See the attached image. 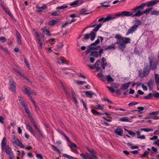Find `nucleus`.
<instances>
[{
    "instance_id": "nucleus-21",
    "label": "nucleus",
    "mask_w": 159,
    "mask_h": 159,
    "mask_svg": "<svg viewBox=\"0 0 159 159\" xmlns=\"http://www.w3.org/2000/svg\"><path fill=\"white\" fill-rule=\"evenodd\" d=\"M37 8L38 9L37 11L38 12H41L43 10H44L47 8V6L46 5H44L43 6L39 7L38 6H36Z\"/></svg>"
},
{
    "instance_id": "nucleus-27",
    "label": "nucleus",
    "mask_w": 159,
    "mask_h": 159,
    "mask_svg": "<svg viewBox=\"0 0 159 159\" xmlns=\"http://www.w3.org/2000/svg\"><path fill=\"white\" fill-rule=\"evenodd\" d=\"M97 76L99 78H100V79L102 80L103 81H105V76H104L103 74L101 73H98L97 74Z\"/></svg>"
},
{
    "instance_id": "nucleus-51",
    "label": "nucleus",
    "mask_w": 159,
    "mask_h": 159,
    "mask_svg": "<svg viewBox=\"0 0 159 159\" xmlns=\"http://www.w3.org/2000/svg\"><path fill=\"white\" fill-rule=\"evenodd\" d=\"M86 148L88 151L91 154H94V149H91L88 147H87Z\"/></svg>"
},
{
    "instance_id": "nucleus-25",
    "label": "nucleus",
    "mask_w": 159,
    "mask_h": 159,
    "mask_svg": "<svg viewBox=\"0 0 159 159\" xmlns=\"http://www.w3.org/2000/svg\"><path fill=\"white\" fill-rule=\"evenodd\" d=\"M136 134L137 136V138L140 139H145V137L144 135H142L140 136V132L139 131H138L136 132Z\"/></svg>"
},
{
    "instance_id": "nucleus-31",
    "label": "nucleus",
    "mask_w": 159,
    "mask_h": 159,
    "mask_svg": "<svg viewBox=\"0 0 159 159\" xmlns=\"http://www.w3.org/2000/svg\"><path fill=\"white\" fill-rule=\"evenodd\" d=\"M119 120L121 122H129V120L127 117H124L120 118Z\"/></svg>"
},
{
    "instance_id": "nucleus-33",
    "label": "nucleus",
    "mask_w": 159,
    "mask_h": 159,
    "mask_svg": "<svg viewBox=\"0 0 159 159\" xmlns=\"http://www.w3.org/2000/svg\"><path fill=\"white\" fill-rule=\"evenodd\" d=\"M63 156L65 157H66L68 159H77L76 158L74 157L66 154H64Z\"/></svg>"
},
{
    "instance_id": "nucleus-50",
    "label": "nucleus",
    "mask_w": 159,
    "mask_h": 159,
    "mask_svg": "<svg viewBox=\"0 0 159 159\" xmlns=\"http://www.w3.org/2000/svg\"><path fill=\"white\" fill-rule=\"evenodd\" d=\"M80 101L82 102L83 105L85 109L86 110H87L88 109V107L86 103H85V102L84 101V100L82 99H81Z\"/></svg>"
},
{
    "instance_id": "nucleus-29",
    "label": "nucleus",
    "mask_w": 159,
    "mask_h": 159,
    "mask_svg": "<svg viewBox=\"0 0 159 159\" xmlns=\"http://www.w3.org/2000/svg\"><path fill=\"white\" fill-rule=\"evenodd\" d=\"M100 64V61L99 60H98L96 61V62L94 65L95 67L96 68L97 70L98 71H100L101 70V68L98 66Z\"/></svg>"
},
{
    "instance_id": "nucleus-55",
    "label": "nucleus",
    "mask_w": 159,
    "mask_h": 159,
    "mask_svg": "<svg viewBox=\"0 0 159 159\" xmlns=\"http://www.w3.org/2000/svg\"><path fill=\"white\" fill-rule=\"evenodd\" d=\"M36 157L38 159H43V157L40 154H37L36 156Z\"/></svg>"
},
{
    "instance_id": "nucleus-63",
    "label": "nucleus",
    "mask_w": 159,
    "mask_h": 159,
    "mask_svg": "<svg viewBox=\"0 0 159 159\" xmlns=\"http://www.w3.org/2000/svg\"><path fill=\"white\" fill-rule=\"evenodd\" d=\"M71 92H72V96L73 98H76V95H75L74 91H73V90L72 89H71Z\"/></svg>"
},
{
    "instance_id": "nucleus-19",
    "label": "nucleus",
    "mask_w": 159,
    "mask_h": 159,
    "mask_svg": "<svg viewBox=\"0 0 159 159\" xmlns=\"http://www.w3.org/2000/svg\"><path fill=\"white\" fill-rule=\"evenodd\" d=\"M26 129L33 135V136L35 137L34 132L33 131L32 127L29 124H26Z\"/></svg>"
},
{
    "instance_id": "nucleus-41",
    "label": "nucleus",
    "mask_w": 159,
    "mask_h": 159,
    "mask_svg": "<svg viewBox=\"0 0 159 159\" xmlns=\"http://www.w3.org/2000/svg\"><path fill=\"white\" fill-rule=\"evenodd\" d=\"M140 130L141 131H144L146 132L152 131H153V129L152 128H143L140 129Z\"/></svg>"
},
{
    "instance_id": "nucleus-35",
    "label": "nucleus",
    "mask_w": 159,
    "mask_h": 159,
    "mask_svg": "<svg viewBox=\"0 0 159 159\" xmlns=\"http://www.w3.org/2000/svg\"><path fill=\"white\" fill-rule=\"evenodd\" d=\"M68 7V5H64L62 6H58L57 7L56 9L59 10H63L67 8Z\"/></svg>"
},
{
    "instance_id": "nucleus-28",
    "label": "nucleus",
    "mask_w": 159,
    "mask_h": 159,
    "mask_svg": "<svg viewBox=\"0 0 159 159\" xmlns=\"http://www.w3.org/2000/svg\"><path fill=\"white\" fill-rule=\"evenodd\" d=\"M58 22V20H52L50 21L48 23V24L50 26H52L55 25Z\"/></svg>"
},
{
    "instance_id": "nucleus-10",
    "label": "nucleus",
    "mask_w": 159,
    "mask_h": 159,
    "mask_svg": "<svg viewBox=\"0 0 159 159\" xmlns=\"http://www.w3.org/2000/svg\"><path fill=\"white\" fill-rule=\"evenodd\" d=\"M10 89H11L13 92H15L16 85L14 80L11 79L9 81Z\"/></svg>"
},
{
    "instance_id": "nucleus-36",
    "label": "nucleus",
    "mask_w": 159,
    "mask_h": 159,
    "mask_svg": "<svg viewBox=\"0 0 159 159\" xmlns=\"http://www.w3.org/2000/svg\"><path fill=\"white\" fill-rule=\"evenodd\" d=\"M25 112L27 114L28 116V117L29 118H31L32 117V116L30 114V110L28 109L27 107L25 108H24Z\"/></svg>"
},
{
    "instance_id": "nucleus-3",
    "label": "nucleus",
    "mask_w": 159,
    "mask_h": 159,
    "mask_svg": "<svg viewBox=\"0 0 159 159\" xmlns=\"http://www.w3.org/2000/svg\"><path fill=\"white\" fill-rule=\"evenodd\" d=\"M3 150H5L7 154L9 155V159H13L15 158L12 149L9 145H7Z\"/></svg>"
},
{
    "instance_id": "nucleus-8",
    "label": "nucleus",
    "mask_w": 159,
    "mask_h": 159,
    "mask_svg": "<svg viewBox=\"0 0 159 159\" xmlns=\"http://www.w3.org/2000/svg\"><path fill=\"white\" fill-rule=\"evenodd\" d=\"M12 143L15 145H17L22 148H25V146L23 144L21 141L18 139H16L15 140H13Z\"/></svg>"
},
{
    "instance_id": "nucleus-32",
    "label": "nucleus",
    "mask_w": 159,
    "mask_h": 159,
    "mask_svg": "<svg viewBox=\"0 0 159 159\" xmlns=\"http://www.w3.org/2000/svg\"><path fill=\"white\" fill-rule=\"evenodd\" d=\"M143 72L145 77H147L148 76L149 73V71L148 69L147 66H146V67H145L143 70Z\"/></svg>"
},
{
    "instance_id": "nucleus-16",
    "label": "nucleus",
    "mask_w": 159,
    "mask_h": 159,
    "mask_svg": "<svg viewBox=\"0 0 159 159\" xmlns=\"http://www.w3.org/2000/svg\"><path fill=\"white\" fill-rule=\"evenodd\" d=\"M159 1L157 0H152L146 3V6L147 7H150L156 5Z\"/></svg>"
},
{
    "instance_id": "nucleus-59",
    "label": "nucleus",
    "mask_w": 159,
    "mask_h": 159,
    "mask_svg": "<svg viewBox=\"0 0 159 159\" xmlns=\"http://www.w3.org/2000/svg\"><path fill=\"white\" fill-rule=\"evenodd\" d=\"M128 134L133 137H134L136 135V134L133 132L131 131H128Z\"/></svg>"
},
{
    "instance_id": "nucleus-26",
    "label": "nucleus",
    "mask_w": 159,
    "mask_h": 159,
    "mask_svg": "<svg viewBox=\"0 0 159 159\" xmlns=\"http://www.w3.org/2000/svg\"><path fill=\"white\" fill-rule=\"evenodd\" d=\"M105 81L107 80V82L108 83L112 82L114 81V80L112 79L110 75H108L105 76Z\"/></svg>"
},
{
    "instance_id": "nucleus-20",
    "label": "nucleus",
    "mask_w": 159,
    "mask_h": 159,
    "mask_svg": "<svg viewBox=\"0 0 159 159\" xmlns=\"http://www.w3.org/2000/svg\"><path fill=\"white\" fill-rule=\"evenodd\" d=\"M134 23L133 25L135 26L137 28L139 26L142 24L141 21L139 20H134Z\"/></svg>"
},
{
    "instance_id": "nucleus-40",
    "label": "nucleus",
    "mask_w": 159,
    "mask_h": 159,
    "mask_svg": "<svg viewBox=\"0 0 159 159\" xmlns=\"http://www.w3.org/2000/svg\"><path fill=\"white\" fill-rule=\"evenodd\" d=\"M24 62L25 63V65H26L27 67L28 68V69L29 70H30V65L29 63V62L26 58H24Z\"/></svg>"
},
{
    "instance_id": "nucleus-1",
    "label": "nucleus",
    "mask_w": 159,
    "mask_h": 159,
    "mask_svg": "<svg viewBox=\"0 0 159 159\" xmlns=\"http://www.w3.org/2000/svg\"><path fill=\"white\" fill-rule=\"evenodd\" d=\"M115 38L117 39L116 43L120 44L118 46V48L123 51L126 47V44L130 43V39L128 38L122 37L119 34H116Z\"/></svg>"
},
{
    "instance_id": "nucleus-38",
    "label": "nucleus",
    "mask_w": 159,
    "mask_h": 159,
    "mask_svg": "<svg viewBox=\"0 0 159 159\" xmlns=\"http://www.w3.org/2000/svg\"><path fill=\"white\" fill-rule=\"evenodd\" d=\"M86 10L84 9H82L80 11V14L81 15H85L88 14L91 12H87Z\"/></svg>"
},
{
    "instance_id": "nucleus-52",
    "label": "nucleus",
    "mask_w": 159,
    "mask_h": 159,
    "mask_svg": "<svg viewBox=\"0 0 159 159\" xmlns=\"http://www.w3.org/2000/svg\"><path fill=\"white\" fill-rule=\"evenodd\" d=\"M0 49H1L2 50L3 52H4L8 54L9 53V52L4 47H0Z\"/></svg>"
},
{
    "instance_id": "nucleus-46",
    "label": "nucleus",
    "mask_w": 159,
    "mask_h": 159,
    "mask_svg": "<svg viewBox=\"0 0 159 159\" xmlns=\"http://www.w3.org/2000/svg\"><path fill=\"white\" fill-rule=\"evenodd\" d=\"M152 97V93H149L148 95L144 96V98L146 99H149Z\"/></svg>"
},
{
    "instance_id": "nucleus-43",
    "label": "nucleus",
    "mask_w": 159,
    "mask_h": 159,
    "mask_svg": "<svg viewBox=\"0 0 159 159\" xmlns=\"http://www.w3.org/2000/svg\"><path fill=\"white\" fill-rule=\"evenodd\" d=\"M151 14L152 15H159V11L156 10H152L151 11Z\"/></svg>"
},
{
    "instance_id": "nucleus-54",
    "label": "nucleus",
    "mask_w": 159,
    "mask_h": 159,
    "mask_svg": "<svg viewBox=\"0 0 159 159\" xmlns=\"http://www.w3.org/2000/svg\"><path fill=\"white\" fill-rule=\"evenodd\" d=\"M30 119L31 121V122L32 123V124L34 126V127L36 126L37 125H36L34 122V120L33 118L32 117H31V118H30Z\"/></svg>"
},
{
    "instance_id": "nucleus-56",
    "label": "nucleus",
    "mask_w": 159,
    "mask_h": 159,
    "mask_svg": "<svg viewBox=\"0 0 159 159\" xmlns=\"http://www.w3.org/2000/svg\"><path fill=\"white\" fill-rule=\"evenodd\" d=\"M0 40H1L2 43H4L6 41V39L4 37H0Z\"/></svg>"
},
{
    "instance_id": "nucleus-47",
    "label": "nucleus",
    "mask_w": 159,
    "mask_h": 159,
    "mask_svg": "<svg viewBox=\"0 0 159 159\" xmlns=\"http://www.w3.org/2000/svg\"><path fill=\"white\" fill-rule=\"evenodd\" d=\"M104 106L103 105H100L99 104L98 105L96 106L95 108L98 109H99L101 110L103 109Z\"/></svg>"
},
{
    "instance_id": "nucleus-14",
    "label": "nucleus",
    "mask_w": 159,
    "mask_h": 159,
    "mask_svg": "<svg viewBox=\"0 0 159 159\" xmlns=\"http://www.w3.org/2000/svg\"><path fill=\"white\" fill-rule=\"evenodd\" d=\"M14 71L17 73L20 76L23 78L25 80H26L27 81H29V80L28 78L25 75H23V74L21 73L20 71L16 69H15L14 70Z\"/></svg>"
},
{
    "instance_id": "nucleus-39",
    "label": "nucleus",
    "mask_w": 159,
    "mask_h": 159,
    "mask_svg": "<svg viewBox=\"0 0 159 159\" xmlns=\"http://www.w3.org/2000/svg\"><path fill=\"white\" fill-rule=\"evenodd\" d=\"M98 53L97 51H94L92 52L90 54V56H93L95 57H97L98 56Z\"/></svg>"
},
{
    "instance_id": "nucleus-4",
    "label": "nucleus",
    "mask_w": 159,
    "mask_h": 159,
    "mask_svg": "<svg viewBox=\"0 0 159 159\" xmlns=\"http://www.w3.org/2000/svg\"><path fill=\"white\" fill-rule=\"evenodd\" d=\"M80 156L82 157L83 159H98L97 157L94 154H91L90 155L88 153H86L85 154L83 153L81 154Z\"/></svg>"
},
{
    "instance_id": "nucleus-6",
    "label": "nucleus",
    "mask_w": 159,
    "mask_h": 159,
    "mask_svg": "<svg viewBox=\"0 0 159 159\" xmlns=\"http://www.w3.org/2000/svg\"><path fill=\"white\" fill-rule=\"evenodd\" d=\"M68 146L72 149L71 151L76 154H78L79 152L77 150L79 148L76 144L75 143H72L68 145Z\"/></svg>"
},
{
    "instance_id": "nucleus-44",
    "label": "nucleus",
    "mask_w": 159,
    "mask_h": 159,
    "mask_svg": "<svg viewBox=\"0 0 159 159\" xmlns=\"http://www.w3.org/2000/svg\"><path fill=\"white\" fill-rule=\"evenodd\" d=\"M34 35L36 36V39L40 42V38L39 33L37 32L36 31L34 32Z\"/></svg>"
},
{
    "instance_id": "nucleus-58",
    "label": "nucleus",
    "mask_w": 159,
    "mask_h": 159,
    "mask_svg": "<svg viewBox=\"0 0 159 159\" xmlns=\"http://www.w3.org/2000/svg\"><path fill=\"white\" fill-rule=\"evenodd\" d=\"M16 36L17 39H20L21 38V35L20 33L17 31H16Z\"/></svg>"
},
{
    "instance_id": "nucleus-30",
    "label": "nucleus",
    "mask_w": 159,
    "mask_h": 159,
    "mask_svg": "<svg viewBox=\"0 0 159 159\" xmlns=\"http://www.w3.org/2000/svg\"><path fill=\"white\" fill-rule=\"evenodd\" d=\"M155 79L156 84L157 86H158L159 84V75L156 74L155 75Z\"/></svg>"
},
{
    "instance_id": "nucleus-11",
    "label": "nucleus",
    "mask_w": 159,
    "mask_h": 159,
    "mask_svg": "<svg viewBox=\"0 0 159 159\" xmlns=\"http://www.w3.org/2000/svg\"><path fill=\"white\" fill-rule=\"evenodd\" d=\"M149 59L150 60V69L151 70L155 69L157 68V64L152 60V57H149Z\"/></svg>"
},
{
    "instance_id": "nucleus-12",
    "label": "nucleus",
    "mask_w": 159,
    "mask_h": 159,
    "mask_svg": "<svg viewBox=\"0 0 159 159\" xmlns=\"http://www.w3.org/2000/svg\"><path fill=\"white\" fill-rule=\"evenodd\" d=\"M123 130L120 127L118 126L114 130V133L117 135L122 136L123 134Z\"/></svg>"
},
{
    "instance_id": "nucleus-64",
    "label": "nucleus",
    "mask_w": 159,
    "mask_h": 159,
    "mask_svg": "<svg viewBox=\"0 0 159 159\" xmlns=\"http://www.w3.org/2000/svg\"><path fill=\"white\" fill-rule=\"evenodd\" d=\"M51 146L54 149L55 151L58 152H60L59 150L58 149L56 146L53 145H52Z\"/></svg>"
},
{
    "instance_id": "nucleus-49",
    "label": "nucleus",
    "mask_w": 159,
    "mask_h": 159,
    "mask_svg": "<svg viewBox=\"0 0 159 159\" xmlns=\"http://www.w3.org/2000/svg\"><path fill=\"white\" fill-rule=\"evenodd\" d=\"M20 103V104L24 108L27 107V105L25 103L24 101H21Z\"/></svg>"
},
{
    "instance_id": "nucleus-22",
    "label": "nucleus",
    "mask_w": 159,
    "mask_h": 159,
    "mask_svg": "<svg viewBox=\"0 0 159 159\" xmlns=\"http://www.w3.org/2000/svg\"><path fill=\"white\" fill-rule=\"evenodd\" d=\"M130 83L131 82H129L122 85L120 87L121 89L123 90H125L127 89L129 87Z\"/></svg>"
},
{
    "instance_id": "nucleus-60",
    "label": "nucleus",
    "mask_w": 159,
    "mask_h": 159,
    "mask_svg": "<svg viewBox=\"0 0 159 159\" xmlns=\"http://www.w3.org/2000/svg\"><path fill=\"white\" fill-rule=\"evenodd\" d=\"M78 84H80L82 85L84 84H86V82L84 81H78L76 82Z\"/></svg>"
},
{
    "instance_id": "nucleus-61",
    "label": "nucleus",
    "mask_w": 159,
    "mask_h": 159,
    "mask_svg": "<svg viewBox=\"0 0 159 159\" xmlns=\"http://www.w3.org/2000/svg\"><path fill=\"white\" fill-rule=\"evenodd\" d=\"M63 136L65 138L66 140L69 142L70 143V144H71L72 143H73L68 138L66 135V134L64 135Z\"/></svg>"
},
{
    "instance_id": "nucleus-57",
    "label": "nucleus",
    "mask_w": 159,
    "mask_h": 159,
    "mask_svg": "<svg viewBox=\"0 0 159 159\" xmlns=\"http://www.w3.org/2000/svg\"><path fill=\"white\" fill-rule=\"evenodd\" d=\"M16 36L17 39H20L21 38V35L20 33L17 31H16Z\"/></svg>"
},
{
    "instance_id": "nucleus-37",
    "label": "nucleus",
    "mask_w": 159,
    "mask_h": 159,
    "mask_svg": "<svg viewBox=\"0 0 159 159\" xmlns=\"http://www.w3.org/2000/svg\"><path fill=\"white\" fill-rule=\"evenodd\" d=\"M57 62L59 64H64L66 63V61L64 60L63 59L61 58L58 59Z\"/></svg>"
},
{
    "instance_id": "nucleus-18",
    "label": "nucleus",
    "mask_w": 159,
    "mask_h": 159,
    "mask_svg": "<svg viewBox=\"0 0 159 159\" xmlns=\"http://www.w3.org/2000/svg\"><path fill=\"white\" fill-rule=\"evenodd\" d=\"M146 5V4L145 3H143L137 6L134 8H133L132 10L133 11H137L138 9H143V7H145Z\"/></svg>"
},
{
    "instance_id": "nucleus-9",
    "label": "nucleus",
    "mask_w": 159,
    "mask_h": 159,
    "mask_svg": "<svg viewBox=\"0 0 159 159\" xmlns=\"http://www.w3.org/2000/svg\"><path fill=\"white\" fill-rule=\"evenodd\" d=\"M159 112L158 111H153L150 113L149 115L152 116L151 118L154 120H158L159 119V117L157 115L158 114Z\"/></svg>"
},
{
    "instance_id": "nucleus-45",
    "label": "nucleus",
    "mask_w": 159,
    "mask_h": 159,
    "mask_svg": "<svg viewBox=\"0 0 159 159\" xmlns=\"http://www.w3.org/2000/svg\"><path fill=\"white\" fill-rule=\"evenodd\" d=\"M113 19H115V17H113L112 16H107L105 18V21H106V22Z\"/></svg>"
},
{
    "instance_id": "nucleus-2",
    "label": "nucleus",
    "mask_w": 159,
    "mask_h": 159,
    "mask_svg": "<svg viewBox=\"0 0 159 159\" xmlns=\"http://www.w3.org/2000/svg\"><path fill=\"white\" fill-rule=\"evenodd\" d=\"M134 11H124L122 12V16H132L134 17H139L143 15V13L141 12L140 10H138L136 12L135 14H134Z\"/></svg>"
},
{
    "instance_id": "nucleus-34",
    "label": "nucleus",
    "mask_w": 159,
    "mask_h": 159,
    "mask_svg": "<svg viewBox=\"0 0 159 159\" xmlns=\"http://www.w3.org/2000/svg\"><path fill=\"white\" fill-rule=\"evenodd\" d=\"M115 48V46L114 44H112L107 46L105 48V50H114Z\"/></svg>"
},
{
    "instance_id": "nucleus-62",
    "label": "nucleus",
    "mask_w": 159,
    "mask_h": 159,
    "mask_svg": "<svg viewBox=\"0 0 159 159\" xmlns=\"http://www.w3.org/2000/svg\"><path fill=\"white\" fill-rule=\"evenodd\" d=\"M107 88H108L109 90L112 93H114L115 92V91L113 88L109 87H108Z\"/></svg>"
},
{
    "instance_id": "nucleus-48",
    "label": "nucleus",
    "mask_w": 159,
    "mask_h": 159,
    "mask_svg": "<svg viewBox=\"0 0 159 159\" xmlns=\"http://www.w3.org/2000/svg\"><path fill=\"white\" fill-rule=\"evenodd\" d=\"M152 8H148L146 9L145 10L143 11H141L143 13V14H147L151 10Z\"/></svg>"
},
{
    "instance_id": "nucleus-17",
    "label": "nucleus",
    "mask_w": 159,
    "mask_h": 159,
    "mask_svg": "<svg viewBox=\"0 0 159 159\" xmlns=\"http://www.w3.org/2000/svg\"><path fill=\"white\" fill-rule=\"evenodd\" d=\"M138 28L135 26L133 25L128 31L126 33V35L130 34L137 30Z\"/></svg>"
},
{
    "instance_id": "nucleus-13",
    "label": "nucleus",
    "mask_w": 159,
    "mask_h": 159,
    "mask_svg": "<svg viewBox=\"0 0 159 159\" xmlns=\"http://www.w3.org/2000/svg\"><path fill=\"white\" fill-rule=\"evenodd\" d=\"M102 23H100L98 25H97L96 24H93V23L91 24V27H94L93 29V31H94L96 32L102 26Z\"/></svg>"
},
{
    "instance_id": "nucleus-24",
    "label": "nucleus",
    "mask_w": 159,
    "mask_h": 159,
    "mask_svg": "<svg viewBox=\"0 0 159 159\" xmlns=\"http://www.w3.org/2000/svg\"><path fill=\"white\" fill-rule=\"evenodd\" d=\"M85 93L87 96L89 98H91L93 95H95V93L91 91H85Z\"/></svg>"
},
{
    "instance_id": "nucleus-5",
    "label": "nucleus",
    "mask_w": 159,
    "mask_h": 159,
    "mask_svg": "<svg viewBox=\"0 0 159 159\" xmlns=\"http://www.w3.org/2000/svg\"><path fill=\"white\" fill-rule=\"evenodd\" d=\"M96 36V33L93 32H91L89 34H85L83 38L84 39H88L90 38V39L93 41V40Z\"/></svg>"
},
{
    "instance_id": "nucleus-7",
    "label": "nucleus",
    "mask_w": 159,
    "mask_h": 159,
    "mask_svg": "<svg viewBox=\"0 0 159 159\" xmlns=\"http://www.w3.org/2000/svg\"><path fill=\"white\" fill-rule=\"evenodd\" d=\"M84 2L82 0H77L73 2H70L69 3V5L70 6H72L74 7H75L77 5L80 6Z\"/></svg>"
},
{
    "instance_id": "nucleus-23",
    "label": "nucleus",
    "mask_w": 159,
    "mask_h": 159,
    "mask_svg": "<svg viewBox=\"0 0 159 159\" xmlns=\"http://www.w3.org/2000/svg\"><path fill=\"white\" fill-rule=\"evenodd\" d=\"M25 90L26 93L30 97L31 94L33 93V91L31 90L29 87L25 88Z\"/></svg>"
},
{
    "instance_id": "nucleus-42",
    "label": "nucleus",
    "mask_w": 159,
    "mask_h": 159,
    "mask_svg": "<svg viewBox=\"0 0 159 159\" xmlns=\"http://www.w3.org/2000/svg\"><path fill=\"white\" fill-rule=\"evenodd\" d=\"M139 76L140 77L142 78L144 76L143 71H142L141 69H140L139 71Z\"/></svg>"
},
{
    "instance_id": "nucleus-53",
    "label": "nucleus",
    "mask_w": 159,
    "mask_h": 159,
    "mask_svg": "<svg viewBox=\"0 0 159 159\" xmlns=\"http://www.w3.org/2000/svg\"><path fill=\"white\" fill-rule=\"evenodd\" d=\"M113 17H115V19L117 18L118 17H119L120 16H122V12L120 13H119L116 14V15H115L114 16H112Z\"/></svg>"
},
{
    "instance_id": "nucleus-15",
    "label": "nucleus",
    "mask_w": 159,
    "mask_h": 159,
    "mask_svg": "<svg viewBox=\"0 0 159 159\" xmlns=\"http://www.w3.org/2000/svg\"><path fill=\"white\" fill-rule=\"evenodd\" d=\"M7 140L5 137H4L2 140L1 143V149L3 151L4 150V149L5 148V147H6L7 145Z\"/></svg>"
}]
</instances>
